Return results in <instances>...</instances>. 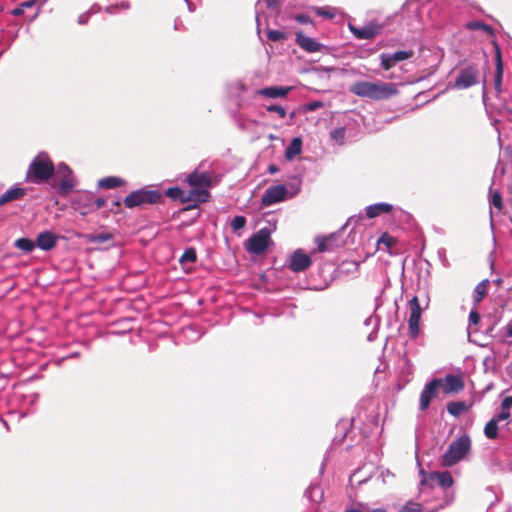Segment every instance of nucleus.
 Wrapping results in <instances>:
<instances>
[{"label": "nucleus", "mask_w": 512, "mask_h": 512, "mask_svg": "<svg viewBox=\"0 0 512 512\" xmlns=\"http://www.w3.org/2000/svg\"><path fill=\"white\" fill-rule=\"evenodd\" d=\"M350 92L359 97L384 100L396 95L398 91L392 83L357 81L350 87Z\"/></svg>", "instance_id": "nucleus-1"}, {"label": "nucleus", "mask_w": 512, "mask_h": 512, "mask_svg": "<svg viewBox=\"0 0 512 512\" xmlns=\"http://www.w3.org/2000/svg\"><path fill=\"white\" fill-rule=\"evenodd\" d=\"M55 167L50 157L45 153H39L29 165L27 180L40 184L48 181L54 174Z\"/></svg>", "instance_id": "nucleus-2"}, {"label": "nucleus", "mask_w": 512, "mask_h": 512, "mask_svg": "<svg viewBox=\"0 0 512 512\" xmlns=\"http://www.w3.org/2000/svg\"><path fill=\"white\" fill-rule=\"evenodd\" d=\"M187 181L193 187L187 194L188 200L203 203L209 199L208 189L213 185L209 173L194 171L188 176Z\"/></svg>", "instance_id": "nucleus-3"}, {"label": "nucleus", "mask_w": 512, "mask_h": 512, "mask_svg": "<svg viewBox=\"0 0 512 512\" xmlns=\"http://www.w3.org/2000/svg\"><path fill=\"white\" fill-rule=\"evenodd\" d=\"M471 440L469 436L463 435L453 441L442 456V465L451 467L461 461L470 451Z\"/></svg>", "instance_id": "nucleus-4"}, {"label": "nucleus", "mask_w": 512, "mask_h": 512, "mask_svg": "<svg viewBox=\"0 0 512 512\" xmlns=\"http://www.w3.org/2000/svg\"><path fill=\"white\" fill-rule=\"evenodd\" d=\"M161 194L156 190L140 189L131 192L124 199L127 208L139 207L144 204H154L159 201Z\"/></svg>", "instance_id": "nucleus-5"}, {"label": "nucleus", "mask_w": 512, "mask_h": 512, "mask_svg": "<svg viewBox=\"0 0 512 512\" xmlns=\"http://www.w3.org/2000/svg\"><path fill=\"white\" fill-rule=\"evenodd\" d=\"M271 231L268 228H262L252 235L248 241L246 249L250 253L262 254L271 244Z\"/></svg>", "instance_id": "nucleus-6"}, {"label": "nucleus", "mask_w": 512, "mask_h": 512, "mask_svg": "<svg viewBox=\"0 0 512 512\" xmlns=\"http://www.w3.org/2000/svg\"><path fill=\"white\" fill-rule=\"evenodd\" d=\"M291 197L292 195L288 193L287 187L280 184L269 187L263 194L261 203L263 206H271Z\"/></svg>", "instance_id": "nucleus-7"}, {"label": "nucleus", "mask_w": 512, "mask_h": 512, "mask_svg": "<svg viewBox=\"0 0 512 512\" xmlns=\"http://www.w3.org/2000/svg\"><path fill=\"white\" fill-rule=\"evenodd\" d=\"M479 79V72L476 67L469 66L466 68H463L460 72L457 78L455 79V82L453 84V87L456 89H467L471 86H474L478 83Z\"/></svg>", "instance_id": "nucleus-8"}, {"label": "nucleus", "mask_w": 512, "mask_h": 512, "mask_svg": "<svg viewBox=\"0 0 512 512\" xmlns=\"http://www.w3.org/2000/svg\"><path fill=\"white\" fill-rule=\"evenodd\" d=\"M410 316L408 319L409 333L415 338L418 336L420 331V320L422 315V308L417 296H414L409 301Z\"/></svg>", "instance_id": "nucleus-9"}, {"label": "nucleus", "mask_w": 512, "mask_h": 512, "mask_svg": "<svg viewBox=\"0 0 512 512\" xmlns=\"http://www.w3.org/2000/svg\"><path fill=\"white\" fill-rule=\"evenodd\" d=\"M311 264L312 260L310 256L300 249L296 250L289 258V268L293 272H303L307 270Z\"/></svg>", "instance_id": "nucleus-10"}, {"label": "nucleus", "mask_w": 512, "mask_h": 512, "mask_svg": "<svg viewBox=\"0 0 512 512\" xmlns=\"http://www.w3.org/2000/svg\"><path fill=\"white\" fill-rule=\"evenodd\" d=\"M440 384L441 379H434L424 386L420 394V410L424 411L429 407L431 400L435 398L437 395V389L440 386Z\"/></svg>", "instance_id": "nucleus-11"}, {"label": "nucleus", "mask_w": 512, "mask_h": 512, "mask_svg": "<svg viewBox=\"0 0 512 512\" xmlns=\"http://www.w3.org/2000/svg\"><path fill=\"white\" fill-rule=\"evenodd\" d=\"M349 29L357 39L368 40L380 34L382 26L377 23H369L361 28L349 25Z\"/></svg>", "instance_id": "nucleus-12"}, {"label": "nucleus", "mask_w": 512, "mask_h": 512, "mask_svg": "<svg viewBox=\"0 0 512 512\" xmlns=\"http://www.w3.org/2000/svg\"><path fill=\"white\" fill-rule=\"evenodd\" d=\"M56 172L59 176H61L59 184L60 190L64 193H67L70 190H72V188L75 185V182L70 168L66 164L61 163L57 166Z\"/></svg>", "instance_id": "nucleus-13"}, {"label": "nucleus", "mask_w": 512, "mask_h": 512, "mask_svg": "<svg viewBox=\"0 0 512 512\" xmlns=\"http://www.w3.org/2000/svg\"><path fill=\"white\" fill-rule=\"evenodd\" d=\"M440 386L445 394H451L462 390L464 383L461 376L450 374L441 380Z\"/></svg>", "instance_id": "nucleus-14"}, {"label": "nucleus", "mask_w": 512, "mask_h": 512, "mask_svg": "<svg viewBox=\"0 0 512 512\" xmlns=\"http://www.w3.org/2000/svg\"><path fill=\"white\" fill-rule=\"evenodd\" d=\"M296 43L305 51L309 53L318 52L323 48V45L315 39L304 35L302 32L296 33Z\"/></svg>", "instance_id": "nucleus-15"}, {"label": "nucleus", "mask_w": 512, "mask_h": 512, "mask_svg": "<svg viewBox=\"0 0 512 512\" xmlns=\"http://www.w3.org/2000/svg\"><path fill=\"white\" fill-rule=\"evenodd\" d=\"M57 237L50 231L40 233L36 238V246L42 250L48 251L55 247Z\"/></svg>", "instance_id": "nucleus-16"}, {"label": "nucleus", "mask_w": 512, "mask_h": 512, "mask_svg": "<svg viewBox=\"0 0 512 512\" xmlns=\"http://www.w3.org/2000/svg\"><path fill=\"white\" fill-rule=\"evenodd\" d=\"M292 90V87H266L257 91L258 95L268 98H283Z\"/></svg>", "instance_id": "nucleus-17"}, {"label": "nucleus", "mask_w": 512, "mask_h": 512, "mask_svg": "<svg viewBox=\"0 0 512 512\" xmlns=\"http://www.w3.org/2000/svg\"><path fill=\"white\" fill-rule=\"evenodd\" d=\"M336 240L337 234H330L325 237H317L315 239V243L317 244V249L319 252H327L332 251L335 247L338 246Z\"/></svg>", "instance_id": "nucleus-18"}, {"label": "nucleus", "mask_w": 512, "mask_h": 512, "mask_svg": "<svg viewBox=\"0 0 512 512\" xmlns=\"http://www.w3.org/2000/svg\"><path fill=\"white\" fill-rule=\"evenodd\" d=\"M446 505H448L447 502L443 503V504H440L439 506H436V507H433V508H428V507H425V506L421 505L420 503L413 502V501H408L402 507L400 512H437L440 509L444 508Z\"/></svg>", "instance_id": "nucleus-19"}, {"label": "nucleus", "mask_w": 512, "mask_h": 512, "mask_svg": "<svg viewBox=\"0 0 512 512\" xmlns=\"http://www.w3.org/2000/svg\"><path fill=\"white\" fill-rule=\"evenodd\" d=\"M430 480L444 489L451 487L453 484V478L448 471L432 473Z\"/></svg>", "instance_id": "nucleus-20"}, {"label": "nucleus", "mask_w": 512, "mask_h": 512, "mask_svg": "<svg viewBox=\"0 0 512 512\" xmlns=\"http://www.w3.org/2000/svg\"><path fill=\"white\" fill-rule=\"evenodd\" d=\"M392 210V205L388 203H377L370 205L366 208V215L369 218H375L383 213H388Z\"/></svg>", "instance_id": "nucleus-21"}, {"label": "nucleus", "mask_w": 512, "mask_h": 512, "mask_svg": "<svg viewBox=\"0 0 512 512\" xmlns=\"http://www.w3.org/2000/svg\"><path fill=\"white\" fill-rule=\"evenodd\" d=\"M302 151V140L299 137L294 138L285 151V157L288 160L294 159Z\"/></svg>", "instance_id": "nucleus-22"}, {"label": "nucleus", "mask_w": 512, "mask_h": 512, "mask_svg": "<svg viewBox=\"0 0 512 512\" xmlns=\"http://www.w3.org/2000/svg\"><path fill=\"white\" fill-rule=\"evenodd\" d=\"M489 283V280L485 279L478 283V285L475 287L473 292V301L475 305L479 304L486 296Z\"/></svg>", "instance_id": "nucleus-23"}, {"label": "nucleus", "mask_w": 512, "mask_h": 512, "mask_svg": "<svg viewBox=\"0 0 512 512\" xmlns=\"http://www.w3.org/2000/svg\"><path fill=\"white\" fill-rule=\"evenodd\" d=\"M25 194V191L23 188H12L3 193L0 196V206L12 201L21 198Z\"/></svg>", "instance_id": "nucleus-24"}, {"label": "nucleus", "mask_w": 512, "mask_h": 512, "mask_svg": "<svg viewBox=\"0 0 512 512\" xmlns=\"http://www.w3.org/2000/svg\"><path fill=\"white\" fill-rule=\"evenodd\" d=\"M503 78V65L501 60L500 50L497 48L496 51V73H495V89L499 93L501 90V83Z\"/></svg>", "instance_id": "nucleus-25"}, {"label": "nucleus", "mask_w": 512, "mask_h": 512, "mask_svg": "<svg viewBox=\"0 0 512 512\" xmlns=\"http://www.w3.org/2000/svg\"><path fill=\"white\" fill-rule=\"evenodd\" d=\"M123 184H124V180L119 177H115V176H110V177L100 179L98 182V186L102 189H113L116 187H120Z\"/></svg>", "instance_id": "nucleus-26"}, {"label": "nucleus", "mask_w": 512, "mask_h": 512, "mask_svg": "<svg viewBox=\"0 0 512 512\" xmlns=\"http://www.w3.org/2000/svg\"><path fill=\"white\" fill-rule=\"evenodd\" d=\"M86 239L90 243H105L113 239V234L104 233H93L86 235Z\"/></svg>", "instance_id": "nucleus-27"}, {"label": "nucleus", "mask_w": 512, "mask_h": 512, "mask_svg": "<svg viewBox=\"0 0 512 512\" xmlns=\"http://www.w3.org/2000/svg\"><path fill=\"white\" fill-rule=\"evenodd\" d=\"M93 202V196L90 194H84L79 196V198L75 201L76 209L83 211L89 208L90 203Z\"/></svg>", "instance_id": "nucleus-28"}, {"label": "nucleus", "mask_w": 512, "mask_h": 512, "mask_svg": "<svg viewBox=\"0 0 512 512\" xmlns=\"http://www.w3.org/2000/svg\"><path fill=\"white\" fill-rule=\"evenodd\" d=\"M15 246L24 252H31L36 244L28 238H20L15 241Z\"/></svg>", "instance_id": "nucleus-29"}, {"label": "nucleus", "mask_w": 512, "mask_h": 512, "mask_svg": "<svg viewBox=\"0 0 512 512\" xmlns=\"http://www.w3.org/2000/svg\"><path fill=\"white\" fill-rule=\"evenodd\" d=\"M484 434L489 439H495L498 435V423L491 419L484 428Z\"/></svg>", "instance_id": "nucleus-30"}, {"label": "nucleus", "mask_w": 512, "mask_h": 512, "mask_svg": "<svg viewBox=\"0 0 512 512\" xmlns=\"http://www.w3.org/2000/svg\"><path fill=\"white\" fill-rule=\"evenodd\" d=\"M317 15L327 18L333 19L336 15V11L334 8L330 7H312L311 8Z\"/></svg>", "instance_id": "nucleus-31"}, {"label": "nucleus", "mask_w": 512, "mask_h": 512, "mask_svg": "<svg viewBox=\"0 0 512 512\" xmlns=\"http://www.w3.org/2000/svg\"><path fill=\"white\" fill-rule=\"evenodd\" d=\"M447 410L454 416H459L466 410V405L463 402H451L447 405Z\"/></svg>", "instance_id": "nucleus-32"}, {"label": "nucleus", "mask_w": 512, "mask_h": 512, "mask_svg": "<svg viewBox=\"0 0 512 512\" xmlns=\"http://www.w3.org/2000/svg\"><path fill=\"white\" fill-rule=\"evenodd\" d=\"M166 194H167V196H169L172 199H179L181 201H189L187 199V195H185V192L178 187L169 188L167 190Z\"/></svg>", "instance_id": "nucleus-33"}, {"label": "nucleus", "mask_w": 512, "mask_h": 512, "mask_svg": "<svg viewBox=\"0 0 512 512\" xmlns=\"http://www.w3.org/2000/svg\"><path fill=\"white\" fill-rule=\"evenodd\" d=\"M306 493L314 502H319L323 498V491L319 486H310Z\"/></svg>", "instance_id": "nucleus-34"}, {"label": "nucleus", "mask_w": 512, "mask_h": 512, "mask_svg": "<svg viewBox=\"0 0 512 512\" xmlns=\"http://www.w3.org/2000/svg\"><path fill=\"white\" fill-rule=\"evenodd\" d=\"M490 205L494 206L498 210L502 209V197L497 190L493 191L490 189Z\"/></svg>", "instance_id": "nucleus-35"}, {"label": "nucleus", "mask_w": 512, "mask_h": 512, "mask_svg": "<svg viewBox=\"0 0 512 512\" xmlns=\"http://www.w3.org/2000/svg\"><path fill=\"white\" fill-rule=\"evenodd\" d=\"M380 60L381 67L385 70H389L396 64V62H394V60L392 59V54L390 53H382L380 55Z\"/></svg>", "instance_id": "nucleus-36"}, {"label": "nucleus", "mask_w": 512, "mask_h": 512, "mask_svg": "<svg viewBox=\"0 0 512 512\" xmlns=\"http://www.w3.org/2000/svg\"><path fill=\"white\" fill-rule=\"evenodd\" d=\"M195 261H196V252L193 248L186 249L180 258V262L182 264L193 263Z\"/></svg>", "instance_id": "nucleus-37"}, {"label": "nucleus", "mask_w": 512, "mask_h": 512, "mask_svg": "<svg viewBox=\"0 0 512 512\" xmlns=\"http://www.w3.org/2000/svg\"><path fill=\"white\" fill-rule=\"evenodd\" d=\"M105 204V200L103 198H93V202L90 203V206L88 209L81 211L82 215H86L89 212L95 211L101 207H103Z\"/></svg>", "instance_id": "nucleus-38"}, {"label": "nucleus", "mask_w": 512, "mask_h": 512, "mask_svg": "<svg viewBox=\"0 0 512 512\" xmlns=\"http://www.w3.org/2000/svg\"><path fill=\"white\" fill-rule=\"evenodd\" d=\"M35 5V0H29V1H25L23 3H21L18 7H16L15 9L12 10V14L14 16H20L24 13V10L26 8H31Z\"/></svg>", "instance_id": "nucleus-39"}, {"label": "nucleus", "mask_w": 512, "mask_h": 512, "mask_svg": "<svg viewBox=\"0 0 512 512\" xmlns=\"http://www.w3.org/2000/svg\"><path fill=\"white\" fill-rule=\"evenodd\" d=\"M413 56L412 51H397L392 53V59L394 62L398 63L404 60H407Z\"/></svg>", "instance_id": "nucleus-40"}, {"label": "nucleus", "mask_w": 512, "mask_h": 512, "mask_svg": "<svg viewBox=\"0 0 512 512\" xmlns=\"http://www.w3.org/2000/svg\"><path fill=\"white\" fill-rule=\"evenodd\" d=\"M246 224V218L244 216L238 215L235 216L231 221V228L233 231H238L242 229Z\"/></svg>", "instance_id": "nucleus-41"}, {"label": "nucleus", "mask_w": 512, "mask_h": 512, "mask_svg": "<svg viewBox=\"0 0 512 512\" xmlns=\"http://www.w3.org/2000/svg\"><path fill=\"white\" fill-rule=\"evenodd\" d=\"M331 137L338 143H342L345 137V129L337 128L331 132Z\"/></svg>", "instance_id": "nucleus-42"}, {"label": "nucleus", "mask_w": 512, "mask_h": 512, "mask_svg": "<svg viewBox=\"0 0 512 512\" xmlns=\"http://www.w3.org/2000/svg\"><path fill=\"white\" fill-rule=\"evenodd\" d=\"M267 37L271 41H279L285 38V35L283 32L279 30H270L267 33Z\"/></svg>", "instance_id": "nucleus-43"}, {"label": "nucleus", "mask_w": 512, "mask_h": 512, "mask_svg": "<svg viewBox=\"0 0 512 512\" xmlns=\"http://www.w3.org/2000/svg\"><path fill=\"white\" fill-rule=\"evenodd\" d=\"M266 109L269 112L277 113L281 118H285L287 114L285 108L279 105H270Z\"/></svg>", "instance_id": "nucleus-44"}, {"label": "nucleus", "mask_w": 512, "mask_h": 512, "mask_svg": "<svg viewBox=\"0 0 512 512\" xmlns=\"http://www.w3.org/2000/svg\"><path fill=\"white\" fill-rule=\"evenodd\" d=\"M480 322V315L476 309L470 311L469 314V326L468 330H470L471 325H477Z\"/></svg>", "instance_id": "nucleus-45"}, {"label": "nucleus", "mask_w": 512, "mask_h": 512, "mask_svg": "<svg viewBox=\"0 0 512 512\" xmlns=\"http://www.w3.org/2000/svg\"><path fill=\"white\" fill-rule=\"evenodd\" d=\"M510 418H511L510 411L502 409V411L498 415L493 417L492 419L495 420L496 423H499L501 421L509 420Z\"/></svg>", "instance_id": "nucleus-46"}, {"label": "nucleus", "mask_w": 512, "mask_h": 512, "mask_svg": "<svg viewBox=\"0 0 512 512\" xmlns=\"http://www.w3.org/2000/svg\"><path fill=\"white\" fill-rule=\"evenodd\" d=\"M295 20L301 24H310L312 19L306 14H298L295 16Z\"/></svg>", "instance_id": "nucleus-47"}, {"label": "nucleus", "mask_w": 512, "mask_h": 512, "mask_svg": "<svg viewBox=\"0 0 512 512\" xmlns=\"http://www.w3.org/2000/svg\"><path fill=\"white\" fill-rule=\"evenodd\" d=\"M118 8L128 9L129 8V3L128 2H122L120 5L107 7L106 11L108 13H114V11L117 10Z\"/></svg>", "instance_id": "nucleus-48"}, {"label": "nucleus", "mask_w": 512, "mask_h": 512, "mask_svg": "<svg viewBox=\"0 0 512 512\" xmlns=\"http://www.w3.org/2000/svg\"><path fill=\"white\" fill-rule=\"evenodd\" d=\"M468 27L470 28H477V29H481V30H484V31H490V27L486 24H483V23H479V22H473V23H470L468 24Z\"/></svg>", "instance_id": "nucleus-49"}, {"label": "nucleus", "mask_w": 512, "mask_h": 512, "mask_svg": "<svg viewBox=\"0 0 512 512\" xmlns=\"http://www.w3.org/2000/svg\"><path fill=\"white\" fill-rule=\"evenodd\" d=\"M502 409L510 411V408L512 407V396H507L504 398L501 404Z\"/></svg>", "instance_id": "nucleus-50"}, {"label": "nucleus", "mask_w": 512, "mask_h": 512, "mask_svg": "<svg viewBox=\"0 0 512 512\" xmlns=\"http://www.w3.org/2000/svg\"><path fill=\"white\" fill-rule=\"evenodd\" d=\"M92 13H94L93 9H91V10H90L89 12H87V13L81 14V15L78 17V23H79V24H81V25H82V24L87 23L88 18H89V16H90Z\"/></svg>", "instance_id": "nucleus-51"}, {"label": "nucleus", "mask_w": 512, "mask_h": 512, "mask_svg": "<svg viewBox=\"0 0 512 512\" xmlns=\"http://www.w3.org/2000/svg\"><path fill=\"white\" fill-rule=\"evenodd\" d=\"M379 243H385L386 245L390 246L393 244V238L387 234H384L380 239Z\"/></svg>", "instance_id": "nucleus-52"}, {"label": "nucleus", "mask_w": 512, "mask_h": 512, "mask_svg": "<svg viewBox=\"0 0 512 512\" xmlns=\"http://www.w3.org/2000/svg\"><path fill=\"white\" fill-rule=\"evenodd\" d=\"M322 105L323 104L320 101L311 102L308 104V109L310 111H315V110L319 109L320 107H322Z\"/></svg>", "instance_id": "nucleus-53"}, {"label": "nucleus", "mask_w": 512, "mask_h": 512, "mask_svg": "<svg viewBox=\"0 0 512 512\" xmlns=\"http://www.w3.org/2000/svg\"><path fill=\"white\" fill-rule=\"evenodd\" d=\"M183 1L186 3V5H187V7H188V10H189L190 12L195 11V6H194V5H193L189 0H183Z\"/></svg>", "instance_id": "nucleus-54"}, {"label": "nucleus", "mask_w": 512, "mask_h": 512, "mask_svg": "<svg viewBox=\"0 0 512 512\" xmlns=\"http://www.w3.org/2000/svg\"><path fill=\"white\" fill-rule=\"evenodd\" d=\"M268 172H269L270 174H274V173L278 172V168H277V166H275V165H270V166H269V168H268Z\"/></svg>", "instance_id": "nucleus-55"}, {"label": "nucleus", "mask_w": 512, "mask_h": 512, "mask_svg": "<svg viewBox=\"0 0 512 512\" xmlns=\"http://www.w3.org/2000/svg\"><path fill=\"white\" fill-rule=\"evenodd\" d=\"M506 329H507V335H508V336H510V337H512V322H510V323L507 325Z\"/></svg>", "instance_id": "nucleus-56"}, {"label": "nucleus", "mask_w": 512, "mask_h": 512, "mask_svg": "<svg viewBox=\"0 0 512 512\" xmlns=\"http://www.w3.org/2000/svg\"><path fill=\"white\" fill-rule=\"evenodd\" d=\"M346 512H362L359 508H351L346 510Z\"/></svg>", "instance_id": "nucleus-57"}, {"label": "nucleus", "mask_w": 512, "mask_h": 512, "mask_svg": "<svg viewBox=\"0 0 512 512\" xmlns=\"http://www.w3.org/2000/svg\"><path fill=\"white\" fill-rule=\"evenodd\" d=\"M373 320H374V319H373V317H369V318H367V319L365 320V324H366V325H370V324L372 323V321H373Z\"/></svg>", "instance_id": "nucleus-58"}, {"label": "nucleus", "mask_w": 512, "mask_h": 512, "mask_svg": "<svg viewBox=\"0 0 512 512\" xmlns=\"http://www.w3.org/2000/svg\"><path fill=\"white\" fill-rule=\"evenodd\" d=\"M495 283H496V285H497V286H500V285H501V283H502V279H500V278H499V279H496V280H495Z\"/></svg>", "instance_id": "nucleus-59"}, {"label": "nucleus", "mask_w": 512, "mask_h": 512, "mask_svg": "<svg viewBox=\"0 0 512 512\" xmlns=\"http://www.w3.org/2000/svg\"><path fill=\"white\" fill-rule=\"evenodd\" d=\"M372 512H385V510H383V509H375Z\"/></svg>", "instance_id": "nucleus-60"}]
</instances>
